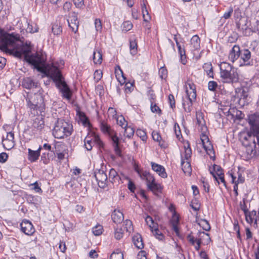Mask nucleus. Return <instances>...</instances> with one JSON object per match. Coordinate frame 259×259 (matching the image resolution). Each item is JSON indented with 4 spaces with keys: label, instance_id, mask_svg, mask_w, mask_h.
I'll return each mask as SVG.
<instances>
[{
    "label": "nucleus",
    "instance_id": "obj_1",
    "mask_svg": "<svg viewBox=\"0 0 259 259\" xmlns=\"http://www.w3.org/2000/svg\"><path fill=\"white\" fill-rule=\"evenodd\" d=\"M0 49L19 58L24 56L29 64L44 74L43 77L47 76L53 80L64 98L71 99L72 93L59 69L54 64H46V56L42 53L29 55L30 48L27 42L24 45L19 34L9 33L0 29Z\"/></svg>",
    "mask_w": 259,
    "mask_h": 259
},
{
    "label": "nucleus",
    "instance_id": "obj_2",
    "mask_svg": "<svg viewBox=\"0 0 259 259\" xmlns=\"http://www.w3.org/2000/svg\"><path fill=\"white\" fill-rule=\"evenodd\" d=\"M220 76L224 82L228 83H237L239 77L237 68L227 62H222L220 65Z\"/></svg>",
    "mask_w": 259,
    "mask_h": 259
},
{
    "label": "nucleus",
    "instance_id": "obj_3",
    "mask_svg": "<svg viewBox=\"0 0 259 259\" xmlns=\"http://www.w3.org/2000/svg\"><path fill=\"white\" fill-rule=\"evenodd\" d=\"M72 125L63 119H58L53 130V135L56 139H62L71 135Z\"/></svg>",
    "mask_w": 259,
    "mask_h": 259
},
{
    "label": "nucleus",
    "instance_id": "obj_4",
    "mask_svg": "<svg viewBox=\"0 0 259 259\" xmlns=\"http://www.w3.org/2000/svg\"><path fill=\"white\" fill-rule=\"evenodd\" d=\"M40 91V89H38L37 93L31 95L30 97L28 96L26 101L27 106L30 109L42 112L45 109V103L42 95Z\"/></svg>",
    "mask_w": 259,
    "mask_h": 259
},
{
    "label": "nucleus",
    "instance_id": "obj_5",
    "mask_svg": "<svg viewBox=\"0 0 259 259\" xmlns=\"http://www.w3.org/2000/svg\"><path fill=\"white\" fill-rule=\"evenodd\" d=\"M247 120L250 125V130L257 135L259 138V112L249 114Z\"/></svg>",
    "mask_w": 259,
    "mask_h": 259
},
{
    "label": "nucleus",
    "instance_id": "obj_6",
    "mask_svg": "<svg viewBox=\"0 0 259 259\" xmlns=\"http://www.w3.org/2000/svg\"><path fill=\"white\" fill-rule=\"evenodd\" d=\"M239 58V66H248L253 65V61L251 59V54L248 49H242Z\"/></svg>",
    "mask_w": 259,
    "mask_h": 259
},
{
    "label": "nucleus",
    "instance_id": "obj_7",
    "mask_svg": "<svg viewBox=\"0 0 259 259\" xmlns=\"http://www.w3.org/2000/svg\"><path fill=\"white\" fill-rule=\"evenodd\" d=\"M95 177L98 182V184L101 188H105L107 184V176L103 170L99 169L95 172Z\"/></svg>",
    "mask_w": 259,
    "mask_h": 259
},
{
    "label": "nucleus",
    "instance_id": "obj_8",
    "mask_svg": "<svg viewBox=\"0 0 259 259\" xmlns=\"http://www.w3.org/2000/svg\"><path fill=\"white\" fill-rule=\"evenodd\" d=\"M201 140L204 149L206 153L209 155L210 158H212V157H215V153L213 146L211 144L208 137L205 135H203L201 137Z\"/></svg>",
    "mask_w": 259,
    "mask_h": 259
},
{
    "label": "nucleus",
    "instance_id": "obj_9",
    "mask_svg": "<svg viewBox=\"0 0 259 259\" xmlns=\"http://www.w3.org/2000/svg\"><path fill=\"white\" fill-rule=\"evenodd\" d=\"M248 23L247 18L244 17L240 16L239 17L237 16L236 19V24L237 29L245 35H247V31L248 28Z\"/></svg>",
    "mask_w": 259,
    "mask_h": 259
},
{
    "label": "nucleus",
    "instance_id": "obj_10",
    "mask_svg": "<svg viewBox=\"0 0 259 259\" xmlns=\"http://www.w3.org/2000/svg\"><path fill=\"white\" fill-rule=\"evenodd\" d=\"M239 94L238 104L241 106H244L248 104L249 102V98L248 97V89L247 88H242L238 89Z\"/></svg>",
    "mask_w": 259,
    "mask_h": 259
},
{
    "label": "nucleus",
    "instance_id": "obj_11",
    "mask_svg": "<svg viewBox=\"0 0 259 259\" xmlns=\"http://www.w3.org/2000/svg\"><path fill=\"white\" fill-rule=\"evenodd\" d=\"M2 144L6 150H11L15 145L14 134L13 132L7 133L6 138H3Z\"/></svg>",
    "mask_w": 259,
    "mask_h": 259
},
{
    "label": "nucleus",
    "instance_id": "obj_12",
    "mask_svg": "<svg viewBox=\"0 0 259 259\" xmlns=\"http://www.w3.org/2000/svg\"><path fill=\"white\" fill-rule=\"evenodd\" d=\"M109 137L112 141V145L115 154L118 156H121V150L120 147V139L117 137L116 133L115 132L111 133Z\"/></svg>",
    "mask_w": 259,
    "mask_h": 259
},
{
    "label": "nucleus",
    "instance_id": "obj_13",
    "mask_svg": "<svg viewBox=\"0 0 259 259\" xmlns=\"http://www.w3.org/2000/svg\"><path fill=\"white\" fill-rule=\"evenodd\" d=\"M68 25L72 31L76 33L78 30L79 22L77 15L75 12H72L69 14V19L67 20Z\"/></svg>",
    "mask_w": 259,
    "mask_h": 259
},
{
    "label": "nucleus",
    "instance_id": "obj_14",
    "mask_svg": "<svg viewBox=\"0 0 259 259\" xmlns=\"http://www.w3.org/2000/svg\"><path fill=\"white\" fill-rule=\"evenodd\" d=\"M226 113L228 117L230 118V119H233L234 121L236 120H240L243 119L244 116V114L236 108H230Z\"/></svg>",
    "mask_w": 259,
    "mask_h": 259
},
{
    "label": "nucleus",
    "instance_id": "obj_15",
    "mask_svg": "<svg viewBox=\"0 0 259 259\" xmlns=\"http://www.w3.org/2000/svg\"><path fill=\"white\" fill-rule=\"evenodd\" d=\"M21 230L27 235H31L35 232L34 228L32 223L27 220L23 221L20 224Z\"/></svg>",
    "mask_w": 259,
    "mask_h": 259
},
{
    "label": "nucleus",
    "instance_id": "obj_16",
    "mask_svg": "<svg viewBox=\"0 0 259 259\" xmlns=\"http://www.w3.org/2000/svg\"><path fill=\"white\" fill-rule=\"evenodd\" d=\"M22 86L24 88L27 89H39L40 88L39 83L37 82L34 81L30 77L24 78L22 82Z\"/></svg>",
    "mask_w": 259,
    "mask_h": 259
},
{
    "label": "nucleus",
    "instance_id": "obj_17",
    "mask_svg": "<svg viewBox=\"0 0 259 259\" xmlns=\"http://www.w3.org/2000/svg\"><path fill=\"white\" fill-rule=\"evenodd\" d=\"M241 50L239 46L235 45L232 48L229 55V60L234 63L237 59L239 58Z\"/></svg>",
    "mask_w": 259,
    "mask_h": 259
},
{
    "label": "nucleus",
    "instance_id": "obj_18",
    "mask_svg": "<svg viewBox=\"0 0 259 259\" xmlns=\"http://www.w3.org/2000/svg\"><path fill=\"white\" fill-rule=\"evenodd\" d=\"M151 164L152 169L154 171L156 172L161 178H165L167 177V174L165 171V169L163 166L157 164L154 162H151Z\"/></svg>",
    "mask_w": 259,
    "mask_h": 259
},
{
    "label": "nucleus",
    "instance_id": "obj_19",
    "mask_svg": "<svg viewBox=\"0 0 259 259\" xmlns=\"http://www.w3.org/2000/svg\"><path fill=\"white\" fill-rule=\"evenodd\" d=\"M196 239L200 241L204 245H207L211 241L209 234L204 232H199L197 233Z\"/></svg>",
    "mask_w": 259,
    "mask_h": 259
},
{
    "label": "nucleus",
    "instance_id": "obj_20",
    "mask_svg": "<svg viewBox=\"0 0 259 259\" xmlns=\"http://www.w3.org/2000/svg\"><path fill=\"white\" fill-rule=\"evenodd\" d=\"M41 149L42 147L41 146H40L39 148L35 151L32 150L31 149H28V160L31 162H34L37 160L40 156V152Z\"/></svg>",
    "mask_w": 259,
    "mask_h": 259
},
{
    "label": "nucleus",
    "instance_id": "obj_21",
    "mask_svg": "<svg viewBox=\"0 0 259 259\" xmlns=\"http://www.w3.org/2000/svg\"><path fill=\"white\" fill-rule=\"evenodd\" d=\"M111 218L114 223L120 224L123 221V214L119 210H115L112 213Z\"/></svg>",
    "mask_w": 259,
    "mask_h": 259
},
{
    "label": "nucleus",
    "instance_id": "obj_22",
    "mask_svg": "<svg viewBox=\"0 0 259 259\" xmlns=\"http://www.w3.org/2000/svg\"><path fill=\"white\" fill-rule=\"evenodd\" d=\"M120 177L114 168H111L109 173V180L112 184L119 183Z\"/></svg>",
    "mask_w": 259,
    "mask_h": 259
},
{
    "label": "nucleus",
    "instance_id": "obj_23",
    "mask_svg": "<svg viewBox=\"0 0 259 259\" xmlns=\"http://www.w3.org/2000/svg\"><path fill=\"white\" fill-rule=\"evenodd\" d=\"M115 76L121 84H123L125 82L126 78L124 75L123 72L119 66L116 67L115 69Z\"/></svg>",
    "mask_w": 259,
    "mask_h": 259
},
{
    "label": "nucleus",
    "instance_id": "obj_24",
    "mask_svg": "<svg viewBox=\"0 0 259 259\" xmlns=\"http://www.w3.org/2000/svg\"><path fill=\"white\" fill-rule=\"evenodd\" d=\"M133 242L135 246L138 249H142L144 247V243L142 236L137 233L133 237Z\"/></svg>",
    "mask_w": 259,
    "mask_h": 259
},
{
    "label": "nucleus",
    "instance_id": "obj_25",
    "mask_svg": "<svg viewBox=\"0 0 259 259\" xmlns=\"http://www.w3.org/2000/svg\"><path fill=\"white\" fill-rule=\"evenodd\" d=\"M246 147V153L247 154L246 155V158L247 159H250L254 157L256 153V150H255V144L253 143L251 146L248 145V146H244Z\"/></svg>",
    "mask_w": 259,
    "mask_h": 259
},
{
    "label": "nucleus",
    "instance_id": "obj_26",
    "mask_svg": "<svg viewBox=\"0 0 259 259\" xmlns=\"http://www.w3.org/2000/svg\"><path fill=\"white\" fill-rule=\"evenodd\" d=\"M185 159H184L183 156H182L181 159V166L182 169L185 174H190L191 172V167L190 164V162L189 160H186L185 161Z\"/></svg>",
    "mask_w": 259,
    "mask_h": 259
},
{
    "label": "nucleus",
    "instance_id": "obj_27",
    "mask_svg": "<svg viewBox=\"0 0 259 259\" xmlns=\"http://www.w3.org/2000/svg\"><path fill=\"white\" fill-rule=\"evenodd\" d=\"M140 177L142 179H144L146 181L147 185L155 181L154 177L149 172L147 171H143L142 173L140 174Z\"/></svg>",
    "mask_w": 259,
    "mask_h": 259
},
{
    "label": "nucleus",
    "instance_id": "obj_28",
    "mask_svg": "<svg viewBox=\"0 0 259 259\" xmlns=\"http://www.w3.org/2000/svg\"><path fill=\"white\" fill-rule=\"evenodd\" d=\"M203 68L209 77L214 78L213 67L211 63H204L203 65Z\"/></svg>",
    "mask_w": 259,
    "mask_h": 259
},
{
    "label": "nucleus",
    "instance_id": "obj_29",
    "mask_svg": "<svg viewBox=\"0 0 259 259\" xmlns=\"http://www.w3.org/2000/svg\"><path fill=\"white\" fill-rule=\"evenodd\" d=\"M213 169L214 172L210 170V174L212 175L215 180L220 184V182L218 181L217 176L220 175V173H223V169L219 165L214 164L213 166Z\"/></svg>",
    "mask_w": 259,
    "mask_h": 259
},
{
    "label": "nucleus",
    "instance_id": "obj_30",
    "mask_svg": "<svg viewBox=\"0 0 259 259\" xmlns=\"http://www.w3.org/2000/svg\"><path fill=\"white\" fill-rule=\"evenodd\" d=\"M200 39L197 35H194L191 39V44L194 50H198L200 48Z\"/></svg>",
    "mask_w": 259,
    "mask_h": 259
},
{
    "label": "nucleus",
    "instance_id": "obj_31",
    "mask_svg": "<svg viewBox=\"0 0 259 259\" xmlns=\"http://www.w3.org/2000/svg\"><path fill=\"white\" fill-rule=\"evenodd\" d=\"M100 128L101 131L104 133L109 136L111 134V133H113L115 131L112 130L109 125H108L104 121H102L100 123Z\"/></svg>",
    "mask_w": 259,
    "mask_h": 259
},
{
    "label": "nucleus",
    "instance_id": "obj_32",
    "mask_svg": "<svg viewBox=\"0 0 259 259\" xmlns=\"http://www.w3.org/2000/svg\"><path fill=\"white\" fill-rule=\"evenodd\" d=\"M179 222V219L177 215L176 214L173 215L172 220L171 221V225L172 230L175 232L176 234L178 236L179 234V230L178 227V224Z\"/></svg>",
    "mask_w": 259,
    "mask_h": 259
},
{
    "label": "nucleus",
    "instance_id": "obj_33",
    "mask_svg": "<svg viewBox=\"0 0 259 259\" xmlns=\"http://www.w3.org/2000/svg\"><path fill=\"white\" fill-rule=\"evenodd\" d=\"M245 216V220L249 224H251L253 220H255L254 217H256V212L255 210L249 211L248 210L247 213H244Z\"/></svg>",
    "mask_w": 259,
    "mask_h": 259
},
{
    "label": "nucleus",
    "instance_id": "obj_34",
    "mask_svg": "<svg viewBox=\"0 0 259 259\" xmlns=\"http://www.w3.org/2000/svg\"><path fill=\"white\" fill-rule=\"evenodd\" d=\"M147 187L149 190L153 192L154 193L155 192H160L161 191V186L155 183V182H153L152 183H149Z\"/></svg>",
    "mask_w": 259,
    "mask_h": 259
},
{
    "label": "nucleus",
    "instance_id": "obj_35",
    "mask_svg": "<svg viewBox=\"0 0 259 259\" xmlns=\"http://www.w3.org/2000/svg\"><path fill=\"white\" fill-rule=\"evenodd\" d=\"M137 42L136 39H131L130 40V47L131 53L133 55H135L137 52Z\"/></svg>",
    "mask_w": 259,
    "mask_h": 259
},
{
    "label": "nucleus",
    "instance_id": "obj_36",
    "mask_svg": "<svg viewBox=\"0 0 259 259\" xmlns=\"http://www.w3.org/2000/svg\"><path fill=\"white\" fill-rule=\"evenodd\" d=\"M77 114L79 116V118L80 121L82 122V124L84 126H87V125L90 124L89 119L83 112L78 111Z\"/></svg>",
    "mask_w": 259,
    "mask_h": 259
},
{
    "label": "nucleus",
    "instance_id": "obj_37",
    "mask_svg": "<svg viewBox=\"0 0 259 259\" xmlns=\"http://www.w3.org/2000/svg\"><path fill=\"white\" fill-rule=\"evenodd\" d=\"M124 128V136L129 139L131 138L134 135L135 131L134 128L131 126H127V123L125 124Z\"/></svg>",
    "mask_w": 259,
    "mask_h": 259
},
{
    "label": "nucleus",
    "instance_id": "obj_38",
    "mask_svg": "<svg viewBox=\"0 0 259 259\" xmlns=\"http://www.w3.org/2000/svg\"><path fill=\"white\" fill-rule=\"evenodd\" d=\"M184 149H185V155L184 157L185 160H189V159L191 157L192 155V150L190 147V144L188 142L186 143L184 145Z\"/></svg>",
    "mask_w": 259,
    "mask_h": 259
},
{
    "label": "nucleus",
    "instance_id": "obj_39",
    "mask_svg": "<svg viewBox=\"0 0 259 259\" xmlns=\"http://www.w3.org/2000/svg\"><path fill=\"white\" fill-rule=\"evenodd\" d=\"M142 14H143V17L144 21L145 22H148L149 20L151 19V16L149 15L148 11L147 9V8L146 7V5L145 3H144L142 5Z\"/></svg>",
    "mask_w": 259,
    "mask_h": 259
},
{
    "label": "nucleus",
    "instance_id": "obj_40",
    "mask_svg": "<svg viewBox=\"0 0 259 259\" xmlns=\"http://www.w3.org/2000/svg\"><path fill=\"white\" fill-rule=\"evenodd\" d=\"M93 59L95 64H100L102 61V55L99 51L94 52Z\"/></svg>",
    "mask_w": 259,
    "mask_h": 259
},
{
    "label": "nucleus",
    "instance_id": "obj_41",
    "mask_svg": "<svg viewBox=\"0 0 259 259\" xmlns=\"http://www.w3.org/2000/svg\"><path fill=\"white\" fill-rule=\"evenodd\" d=\"M178 49L179 53L181 57V62L183 64H185V63H186L185 59L186 58V52H185V50L184 45L181 46H179V47H178Z\"/></svg>",
    "mask_w": 259,
    "mask_h": 259
},
{
    "label": "nucleus",
    "instance_id": "obj_42",
    "mask_svg": "<svg viewBox=\"0 0 259 259\" xmlns=\"http://www.w3.org/2000/svg\"><path fill=\"white\" fill-rule=\"evenodd\" d=\"M152 136L153 139L154 141L159 142V145L161 147H162V148L166 147V146L163 143H162L161 142V137L158 133L153 131L152 133Z\"/></svg>",
    "mask_w": 259,
    "mask_h": 259
},
{
    "label": "nucleus",
    "instance_id": "obj_43",
    "mask_svg": "<svg viewBox=\"0 0 259 259\" xmlns=\"http://www.w3.org/2000/svg\"><path fill=\"white\" fill-rule=\"evenodd\" d=\"M193 102L191 100L187 99L183 103V106L185 111L190 112L192 110Z\"/></svg>",
    "mask_w": 259,
    "mask_h": 259
},
{
    "label": "nucleus",
    "instance_id": "obj_44",
    "mask_svg": "<svg viewBox=\"0 0 259 259\" xmlns=\"http://www.w3.org/2000/svg\"><path fill=\"white\" fill-rule=\"evenodd\" d=\"M153 235L156 237V238L159 239V240H162L164 238L163 234L157 228V226L155 227L154 229H151Z\"/></svg>",
    "mask_w": 259,
    "mask_h": 259
},
{
    "label": "nucleus",
    "instance_id": "obj_45",
    "mask_svg": "<svg viewBox=\"0 0 259 259\" xmlns=\"http://www.w3.org/2000/svg\"><path fill=\"white\" fill-rule=\"evenodd\" d=\"M110 259H123V254L119 249H117L111 254Z\"/></svg>",
    "mask_w": 259,
    "mask_h": 259
},
{
    "label": "nucleus",
    "instance_id": "obj_46",
    "mask_svg": "<svg viewBox=\"0 0 259 259\" xmlns=\"http://www.w3.org/2000/svg\"><path fill=\"white\" fill-rule=\"evenodd\" d=\"M52 30L55 35H59L62 32V29L59 24H54L52 25Z\"/></svg>",
    "mask_w": 259,
    "mask_h": 259
},
{
    "label": "nucleus",
    "instance_id": "obj_47",
    "mask_svg": "<svg viewBox=\"0 0 259 259\" xmlns=\"http://www.w3.org/2000/svg\"><path fill=\"white\" fill-rule=\"evenodd\" d=\"M103 230V227L100 225H98L93 228L92 232L95 236H99L102 233Z\"/></svg>",
    "mask_w": 259,
    "mask_h": 259
},
{
    "label": "nucleus",
    "instance_id": "obj_48",
    "mask_svg": "<svg viewBox=\"0 0 259 259\" xmlns=\"http://www.w3.org/2000/svg\"><path fill=\"white\" fill-rule=\"evenodd\" d=\"M145 222L151 229H154L157 226V224L154 222L153 219L150 216L148 215L145 218Z\"/></svg>",
    "mask_w": 259,
    "mask_h": 259
},
{
    "label": "nucleus",
    "instance_id": "obj_49",
    "mask_svg": "<svg viewBox=\"0 0 259 259\" xmlns=\"http://www.w3.org/2000/svg\"><path fill=\"white\" fill-rule=\"evenodd\" d=\"M199 225L202 228V229L206 231H208L210 229V226L207 221L206 220H201L199 223Z\"/></svg>",
    "mask_w": 259,
    "mask_h": 259
},
{
    "label": "nucleus",
    "instance_id": "obj_50",
    "mask_svg": "<svg viewBox=\"0 0 259 259\" xmlns=\"http://www.w3.org/2000/svg\"><path fill=\"white\" fill-rule=\"evenodd\" d=\"M92 139H90V137H87L84 140V146L85 148L88 150L90 151L92 149L93 146H92Z\"/></svg>",
    "mask_w": 259,
    "mask_h": 259
},
{
    "label": "nucleus",
    "instance_id": "obj_51",
    "mask_svg": "<svg viewBox=\"0 0 259 259\" xmlns=\"http://www.w3.org/2000/svg\"><path fill=\"white\" fill-rule=\"evenodd\" d=\"M151 110L152 112L158 113L159 114H161V110L159 108V107L156 105V104L154 102V101H151V106H150Z\"/></svg>",
    "mask_w": 259,
    "mask_h": 259
},
{
    "label": "nucleus",
    "instance_id": "obj_52",
    "mask_svg": "<svg viewBox=\"0 0 259 259\" xmlns=\"http://www.w3.org/2000/svg\"><path fill=\"white\" fill-rule=\"evenodd\" d=\"M94 142L99 146V148H103L104 143L100 139L99 136L95 134L93 135Z\"/></svg>",
    "mask_w": 259,
    "mask_h": 259
},
{
    "label": "nucleus",
    "instance_id": "obj_53",
    "mask_svg": "<svg viewBox=\"0 0 259 259\" xmlns=\"http://www.w3.org/2000/svg\"><path fill=\"white\" fill-rule=\"evenodd\" d=\"M247 201V199L246 198H243L242 201H240L239 203V206L240 209L244 212V213H247L248 211V208L247 207L246 202Z\"/></svg>",
    "mask_w": 259,
    "mask_h": 259
},
{
    "label": "nucleus",
    "instance_id": "obj_54",
    "mask_svg": "<svg viewBox=\"0 0 259 259\" xmlns=\"http://www.w3.org/2000/svg\"><path fill=\"white\" fill-rule=\"evenodd\" d=\"M159 75L161 79H165L167 76L166 68L164 67H161L159 70Z\"/></svg>",
    "mask_w": 259,
    "mask_h": 259
},
{
    "label": "nucleus",
    "instance_id": "obj_55",
    "mask_svg": "<svg viewBox=\"0 0 259 259\" xmlns=\"http://www.w3.org/2000/svg\"><path fill=\"white\" fill-rule=\"evenodd\" d=\"M133 27V24L128 21H125L122 24V31L127 32L130 30Z\"/></svg>",
    "mask_w": 259,
    "mask_h": 259
},
{
    "label": "nucleus",
    "instance_id": "obj_56",
    "mask_svg": "<svg viewBox=\"0 0 259 259\" xmlns=\"http://www.w3.org/2000/svg\"><path fill=\"white\" fill-rule=\"evenodd\" d=\"M218 86L217 82L214 81H209L208 83V89L211 91H215Z\"/></svg>",
    "mask_w": 259,
    "mask_h": 259
},
{
    "label": "nucleus",
    "instance_id": "obj_57",
    "mask_svg": "<svg viewBox=\"0 0 259 259\" xmlns=\"http://www.w3.org/2000/svg\"><path fill=\"white\" fill-rule=\"evenodd\" d=\"M186 93L188 96V99L189 100H191L192 102L195 100L196 98V91L193 90L191 91L190 93L188 91H186Z\"/></svg>",
    "mask_w": 259,
    "mask_h": 259
},
{
    "label": "nucleus",
    "instance_id": "obj_58",
    "mask_svg": "<svg viewBox=\"0 0 259 259\" xmlns=\"http://www.w3.org/2000/svg\"><path fill=\"white\" fill-rule=\"evenodd\" d=\"M115 238L119 240L123 237V231L121 228H116L114 233Z\"/></svg>",
    "mask_w": 259,
    "mask_h": 259
},
{
    "label": "nucleus",
    "instance_id": "obj_59",
    "mask_svg": "<svg viewBox=\"0 0 259 259\" xmlns=\"http://www.w3.org/2000/svg\"><path fill=\"white\" fill-rule=\"evenodd\" d=\"M117 123L124 128V125L125 126V124L127 123L124 118L122 116H118L116 119Z\"/></svg>",
    "mask_w": 259,
    "mask_h": 259
},
{
    "label": "nucleus",
    "instance_id": "obj_60",
    "mask_svg": "<svg viewBox=\"0 0 259 259\" xmlns=\"http://www.w3.org/2000/svg\"><path fill=\"white\" fill-rule=\"evenodd\" d=\"M95 26L97 31H101L102 29V23L99 19L95 20Z\"/></svg>",
    "mask_w": 259,
    "mask_h": 259
},
{
    "label": "nucleus",
    "instance_id": "obj_61",
    "mask_svg": "<svg viewBox=\"0 0 259 259\" xmlns=\"http://www.w3.org/2000/svg\"><path fill=\"white\" fill-rule=\"evenodd\" d=\"M125 228L127 232H131L133 230L132 222L130 220H126L124 222Z\"/></svg>",
    "mask_w": 259,
    "mask_h": 259
},
{
    "label": "nucleus",
    "instance_id": "obj_62",
    "mask_svg": "<svg viewBox=\"0 0 259 259\" xmlns=\"http://www.w3.org/2000/svg\"><path fill=\"white\" fill-rule=\"evenodd\" d=\"M137 134L138 136H139L141 138V139L143 141L146 140L147 137L146 135V133L144 131L138 130L137 131Z\"/></svg>",
    "mask_w": 259,
    "mask_h": 259
},
{
    "label": "nucleus",
    "instance_id": "obj_63",
    "mask_svg": "<svg viewBox=\"0 0 259 259\" xmlns=\"http://www.w3.org/2000/svg\"><path fill=\"white\" fill-rule=\"evenodd\" d=\"M168 102L170 107L173 109L175 107V100L174 96L172 94L168 96Z\"/></svg>",
    "mask_w": 259,
    "mask_h": 259
},
{
    "label": "nucleus",
    "instance_id": "obj_64",
    "mask_svg": "<svg viewBox=\"0 0 259 259\" xmlns=\"http://www.w3.org/2000/svg\"><path fill=\"white\" fill-rule=\"evenodd\" d=\"M31 186H33L32 189L34 190L36 192L40 193L42 192V190L39 186L37 182H35L33 184H31Z\"/></svg>",
    "mask_w": 259,
    "mask_h": 259
}]
</instances>
